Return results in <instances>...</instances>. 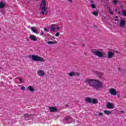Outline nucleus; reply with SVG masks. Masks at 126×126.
I'll use <instances>...</instances> for the list:
<instances>
[{
    "instance_id": "obj_14",
    "label": "nucleus",
    "mask_w": 126,
    "mask_h": 126,
    "mask_svg": "<svg viewBox=\"0 0 126 126\" xmlns=\"http://www.w3.org/2000/svg\"><path fill=\"white\" fill-rule=\"evenodd\" d=\"M47 5V2L46 0H42L41 3H40V7H43V6H46Z\"/></svg>"
},
{
    "instance_id": "obj_12",
    "label": "nucleus",
    "mask_w": 126,
    "mask_h": 126,
    "mask_svg": "<svg viewBox=\"0 0 126 126\" xmlns=\"http://www.w3.org/2000/svg\"><path fill=\"white\" fill-rule=\"evenodd\" d=\"M28 89L30 92H34L35 91V88H34L33 86H29L28 87Z\"/></svg>"
},
{
    "instance_id": "obj_33",
    "label": "nucleus",
    "mask_w": 126,
    "mask_h": 126,
    "mask_svg": "<svg viewBox=\"0 0 126 126\" xmlns=\"http://www.w3.org/2000/svg\"><path fill=\"white\" fill-rule=\"evenodd\" d=\"M68 1H69V2H70L71 3H72V2H73V0H67Z\"/></svg>"
},
{
    "instance_id": "obj_30",
    "label": "nucleus",
    "mask_w": 126,
    "mask_h": 126,
    "mask_svg": "<svg viewBox=\"0 0 126 126\" xmlns=\"http://www.w3.org/2000/svg\"><path fill=\"white\" fill-rule=\"evenodd\" d=\"M21 90H25V87L24 86H22L21 88Z\"/></svg>"
},
{
    "instance_id": "obj_41",
    "label": "nucleus",
    "mask_w": 126,
    "mask_h": 126,
    "mask_svg": "<svg viewBox=\"0 0 126 126\" xmlns=\"http://www.w3.org/2000/svg\"><path fill=\"white\" fill-rule=\"evenodd\" d=\"M119 13H121L120 12H119Z\"/></svg>"
},
{
    "instance_id": "obj_15",
    "label": "nucleus",
    "mask_w": 126,
    "mask_h": 126,
    "mask_svg": "<svg viewBox=\"0 0 126 126\" xmlns=\"http://www.w3.org/2000/svg\"><path fill=\"white\" fill-rule=\"evenodd\" d=\"M85 101L88 103H90V104L92 103V98L91 97H86Z\"/></svg>"
},
{
    "instance_id": "obj_27",
    "label": "nucleus",
    "mask_w": 126,
    "mask_h": 126,
    "mask_svg": "<svg viewBox=\"0 0 126 126\" xmlns=\"http://www.w3.org/2000/svg\"><path fill=\"white\" fill-rule=\"evenodd\" d=\"M113 3L114 4H117V3H118V1H117V0H114Z\"/></svg>"
},
{
    "instance_id": "obj_16",
    "label": "nucleus",
    "mask_w": 126,
    "mask_h": 126,
    "mask_svg": "<svg viewBox=\"0 0 126 126\" xmlns=\"http://www.w3.org/2000/svg\"><path fill=\"white\" fill-rule=\"evenodd\" d=\"M120 25L121 27H125V26H126V21L124 20H121L120 21Z\"/></svg>"
},
{
    "instance_id": "obj_1",
    "label": "nucleus",
    "mask_w": 126,
    "mask_h": 126,
    "mask_svg": "<svg viewBox=\"0 0 126 126\" xmlns=\"http://www.w3.org/2000/svg\"><path fill=\"white\" fill-rule=\"evenodd\" d=\"M86 83H88L90 86L93 87L95 90H99L100 88H104V83L98 79H87L85 80Z\"/></svg>"
},
{
    "instance_id": "obj_17",
    "label": "nucleus",
    "mask_w": 126,
    "mask_h": 126,
    "mask_svg": "<svg viewBox=\"0 0 126 126\" xmlns=\"http://www.w3.org/2000/svg\"><path fill=\"white\" fill-rule=\"evenodd\" d=\"M57 26L56 24H52L50 27V29L51 31H55L56 30V26Z\"/></svg>"
},
{
    "instance_id": "obj_40",
    "label": "nucleus",
    "mask_w": 126,
    "mask_h": 126,
    "mask_svg": "<svg viewBox=\"0 0 126 126\" xmlns=\"http://www.w3.org/2000/svg\"><path fill=\"white\" fill-rule=\"evenodd\" d=\"M36 0V1H38V0Z\"/></svg>"
},
{
    "instance_id": "obj_11",
    "label": "nucleus",
    "mask_w": 126,
    "mask_h": 126,
    "mask_svg": "<svg viewBox=\"0 0 126 126\" xmlns=\"http://www.w3.org/2000/svg\"><path fill=\"white\" fill-rule=\"evenodd\" d=\"M114 51H110L107 54V57L109 59H111V58H113V57H114Z\"/></svg>"
},
{
    "instance_id": "obj_20",
    "label": "nucleus",
    "mask_w": 126,
    "mask_h": 126,
    "mask_svg": "<svg viewBox=\"0 0 126 126\" xmlns=\"http://www.w3.org/2000/svg\"><path fill=\"white\" fill-rule=\"evenodd\" d=\"M5 6V3L0 2V8H3Z\"/></svg>"
},
{
    "instance_id": "obj_7",
    "label": "nucleus",
    "mask_w": 126,
    "mask_h": 126,
    "mask_svg": "<svg viewBox=\"0 0 126 126\" xmlns=\"http://www.w3.org/2000/svg\"><path fill=\"white\" fill-rule=\"evenodd\" d=\"M106 107L107 108V109L112 110V109L114 108V103H112L110 102H107L106 104Z\"/></svg>"
},
{
    "instance_id": "obj_9",
    "label": "nucleus",
    "mask_w": 126,
    "mask_h": 126,
    "mask_svg": "<svg viewBox=\"0 0 126 126\" xmlns=\"http://www.w3.org/2000/svg\"><path fill=\"white\" fill-rule=\"evenodd\" d=\"M30 39L34 42H36L37 40V37L34 35H31L30 36Z\"/></svg>"
},
{
    "instance_id": "obj_37",
    "label": "nucleus",
    "mask_w": 126,
    "mask_h": 126,
    "mask_svg": "<svg viewBox=\"0 0 126 126\" xmlns=\"http://www.w3.org/2000/svg\"><path fill=\"white\" fill-rule=\"evenodd\" d=\"M121 113H123V114H125V111H121Z\"/></svg>"
},
{
    "instance_id": "obj_38",
    "label": "nucleus",
    "mask_w": 126,
    "mask_h": 126,
    "mask_svg": "<svg viewBox=\"0 0 126 126\" xmlns=\"http://www.w3.org/2000/svg\"><path fill=\"white\" fill-rule=\"evenodd\" d=\"M57 29H60V27H57Z\"/></svg>"
},
{
    "instance_id": "obj_39",
    "label": "nucleus",
    "mask_w": 126,
    "mask_h": 126,
    "mask_svg": "<svg viewBox=\"0 0 126 126\" xmlns=\"http://www.w3.org/2000/svg\"><path fill=\"white\" fill-rule=\"evenodd\" d=\"M115 20H116V21H118V20H117V19H116Z\"/></svg>"
},
{
    "instance_id": "obj_10",
    "label": "nucleus",
    "mask_w": 126,
    "mask_h": 126,
    "mask_svg": "<svg viewBox=\"0 0 126 126\" xmlns=\"http://www.w3.org/2000/svg\"><path fill=\"white\" fill-rule=\"evenodd\" d=\"M31 30H32V31L33 32V33H35V34H39V32H38V30L36 29V28L35 27H31Z\"/></svg>"
},
{
    "instance_id": "obj_5",
    "label": "nucleus",
    "mask_w": 126,
    "mask_h": 126,
    "mask_svg": "<svg viewBox=\"0 0 126 126\" xmlns=\"http://www.w3.org/2000/svg\"><path fill=\"white\" fill-rule=\"evenodd\" d=\"M37 74L38 76L43 77L46 76V72L43 70L39 69L37 71Z\"/></svg>"
},
{
    "instance_id": "obj_29",
    "label": "nucleus",
    "mask_w": 126,
    "mask_h": 126,
    "mask_svg": "<svg viewBox=\"0 0 126 126\" xmlns=\"http://www.w3.org/2000/svg\"><path fill=\"white\" fill-rule=\"evenodd\" d=\"M55 36L56 37H59V36H60V33L59 32H58L57 33H56V34H55Z\"/></svg>"
},
{
    "instance_id": "obj_26",
    "label": "nucleus",
    "mask_w": 126,
    "mask_h": 126,
    "mask_svg": "<svg viewBox=\"0 0 126 126\" xmlns=\"http://www.w3.org/2000/svg\"><path fill=\"white\" fill-rule=\"evenodd\" d=\"M24 118H29L30 117V115H28V114H25L24 116Z\"/></svg>"
},
{
    "instance_id": "obj_4",
    "label": "nucleus",
    "mask_w": 126,
    "mask_h": 126,
    "mask_svg": "<svg viewBox=\"0 0 126 126\" xmlns=\"http://www.w3.org/2000/svg\"><path fill=\"white\" fill-rule=\"evenodd\" d=\"M108 93L110 95H112V96H117V94H118L117 90L113 88H111L109 90Z\"/></svg>"
},
{
    "instance_id": "obj_21",
    "label": "nucleus",
    "mask_w": 126,
    "mask_h": 126,
    "mask_svg": "<svg viewBox=\"0 0 126 126\" xmlns=\"http://www.w3.org/2000/svg\"><path fill=\"white\" fill-rule=\"evenodd\" d=\"M48 45H54V44H57V42H54L53 41H50L47 42Z\"/></svg>"
},
{
    "instance_id": "obj_36",
    "label": "nucleus",
    "mask_w": 126,
    "mask_h": 126,
    "mask_svg": "<svg viewBox=\"0 0 126 126\" xmlns=\"http://www.w3.org/2000/svg\"><path fill=\"white\" fill-rule=\"evenodd\" d=\"M65 120H66V121H69V119H68V118H65Z\"/></svg>"
},
{
    "instance_id": "obj_2",
    "label": "nucleus",
    "mask_w": 126,
    "mask_h": 126,
    "mask_svg": "<svg viewBox=\"0 0 126 126\" xmlns=\"http://www.w3.org/2000/svg\"><path fill=\"white\" fill-rule=\"evenodd\" d=\"M29 57L32 59L33 62H41V63H45V62H46V59L38 55H30Z\"/></svg>"
},
{
    "instance_id": "obj_8",
    "label": "nucleus",
    "mask_w": 126,
    "mask_h": 126,
    "mask_svg": "<svg viewBox=\"0 0 126 126\" xmlns=\"http://www.w3.org/2000/svg\"><path fill=\"white\" fill-rule=\"evenodd\" d=\"M40 8L41 9V14H43V15H46L47 13V8L45 6L43 7H40Z\"/></svg>"
},
{
    "instance_id": "obj_31",
    "label": "nucleus",
    "mask_w": 126,
    "mask_h": 126,
    "mask_svg": "<svg viewBox=\"0 0 126 126\" xmlns=\"http://www.w3.org/2000/svg\"><path fill=\"white\" fill-rule=\"evenodd\" d=\"M44 31H46V32H49V30L47 28H44Z\"/></svg>"
},
{
    "instance_id": "obj_28",
    "label": "nucleus",
    "mask_w": 126,
    "mask_h": 126,
    "mask_svg": "<svg viewBox=\"0 0 126 126\" xmlns=\"http://www.w3.org/2000/svg\"><path fill=\"white\" fill-rule=\"evenodd\" d=\"M91 6H92V8H95L96 7V6L94 4H92L91 5Z\"/></svg>"
},
{
    "instance_id": "obj_24",
    "label": "nucleus",
    "mask_w": 126,
    "mask_h": 126,
    "mask_svg": "<svg viewBox=\"0 0 126 126\" xmlns=\"http://www.w3.org/2000/svg\"><path fill=\"white\" fill-rule=\"evenodd\" d=\"M122 14H123V15H124V16H126V10H123L122 11Z\"/></svg>"
},
{
    "instance_id": "obj_25",
    "label": "nucleus",
    "mask_w": 126,
    "mask_h": 126,
    "mask_svg": "<svg viewBox=\"0 0 126 126\" xmlns=\"http://www.w3.org/2000/svg\"><path fill=\"white\" fill-rule=\"evenodd\" d=\"M98 116H99V117H103V113L99 112L98 113Z\"/></svg>"
},
{
    "instance_id": "obj_19",
    "label": "nucleus",
    "mask_w": 126,
    "mask_h": 126,
    "mask_svg": "<svg viewBox=\"0 0 126 126\" xmlns=\"http://www.w3.org/2000/svg\"><path fill=\"white\" fill-rule=\"evenodd\" d=\"M92 104H97L98 103V99L96 98H92Z\"/></svg>"
},
{
    "instance_id": "obj_18",
    "label": "nucleus",
    "mask_w": 126,
    "mask_h": 126,
    "mask_svg": "<svg viewBox=\"0 0 126 126\" xmlns=\"http://www.w3.org/2000/svg\"><path fill=\"white\" fill-rule=\"evenodd\" d=\"M104 113L106 116H109V115H112V111L110 110H105L104 111Z\"/></svg>"
},
{
    "instance_id": "obj_6",
    "label": "nucleus",
    "mask_w": 126,
    "mask_h": 126,
    "mask_svg": "<svg viewBox=\"0 0 126 126\" xmlns=\"http://www.w3.org/2000/svg\"><path fill=\"white\" fill-rule=\"evenodd\" d=\"M69 76H79L80 75V73L77 72H71L68 73Z\"/></svg>"
},
{
    "instance_id": "obj_3",
    "label": "nucleus",
    "mask_w": 126,
    "mask_h": 126,
    "mask_svg": "<svg viewBox=\"0 0 126 126\" xmlns=\"http://www.w3.org/2000/svg\"><path fill=\"white\" fill-rule=\"evenodd\" d=\"M92 53L94 55V56H96L99 58H102L103 56H104V53L103 52V50H96V49H93L92 50Z\"/></svg>"
},
{
    "instance_id": "obj_32",
    "label": "nucleus",
    "mask_w": 126,
    "mask_h": 126,
    "mask_svg": "<svg viewBox=\"0 0 126 126\" xmlns=\"http://www.w3.org/2000/svg\"><path fill=\"white\" fill-rule=\"evenodd\" d=\"M18 79H19V82L20 83L22 82V78H19Z\"/></svg>"
},
{
    "instance_id": "obj_13",
    "label": "nucleus",
    "mask_w": 126,
    "mask_h": 126,
    "mask_svg": "<svg viewBox=\"0 0 126 126\" xmlns=\"http://www.w3.org/2000/svg\"><path fill=\"white\" fill-rule=\"evenodd\" d=\"M49 110L50 112H57L58 111V109H57L56 107H49Z\"/></svg>"
},
{
    "instance_id": "obj_23",
    "label": "nucleus",
    "mask_w": 126,
    "mask_h": 126,
    "mask_svg": "<svg viewBox=\"0 0 126 126\" xmlns=\"http://www.w3.org/2000/svg\"><path fill=\"white\" fill-rule=\"evenodd\" d=\"M93 15H94V16H97L98 15V11H94L93 13Z\"/></svg>"
},
{
    "instance_id": "obj_22",
    "label": "nucleus",
    "mask_w": 126,
    "mask_h": 126,
    "mask_svg": "<svg viewBox=\"0 0 126 126\" xmlns=\"http://www.w3.org/2000/svg\"><path fill=\"white\" fill-rule=\"evenodd\" d=\"M117 69H118V71H120V72H122V71H126V70L122 69V68H120V67L118 68Z\"/></svg>"
},
{
    "instance_id": "obj_35",
    "label": "nucleus",
    "mask_w": 126,
    "mask_h": 126,
    "mask_svg": "<svg viewBox=\"0 0 126 126\" xmlns=\"http://www.w3.org/2000/svg\"><path fill=\"white\" fill-rule=\"evenodd\" d=\"M43 35H44V32H40V35H41V36H43Z\"/></svg>"
},
{
    "instance_id": "obj_34",
    "label": "nucleus",
    "mask_w": 126,
    "mask_h": 126,
    "mask_svg": "<svg viewBox=\"0 0 126 126\" xmlns=\"http://www.w3.org/2000/svg\"><path fill=\"white\" fill-rule=\"evenodd\" d=\"M109 13H110V14H113V11L111 10V9H109Z\"/></svg>"
}]
</instances>
